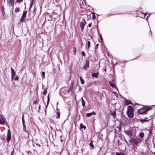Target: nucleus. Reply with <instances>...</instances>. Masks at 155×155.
Listing matches in <instances>:
<instances>
[{
	"label": "nucleus",
	"instance_id": "7c9ffc66",
	"mask_svg": "<svg viewBox=\"0 0 155 155\" xmlns=\"http://www.w3.org/2000/svg\"><path fill=\"white\" fill-rule=\"evenodd\" d=\"M90 42L89 41H88L87 42V48L88 49H89L90 47Z\"/></svg>",
	"mask_w": 155,
	"mask_h": 155
},
{
	"label": "nucleus",
	"instance_id": "603ef678",
	"mask_svg": "<svg viewBox=\"0 0 155 155\" xmlns=\"http://www.w3.org/2000/svg\"><path fill=\"white\" fill-rule=\"evenodd\" d=\"M57 105H58V102H57Z\"/></svg>",
	"mask_w": 155,
	"mask_h": 155
},
{
	"label": "nucleus",
	"instance_id": "4c0bfd02",
	"mask_svg": "<svg viewBox=\"0 0 155 155\" xmlns=\"http://www.w3.org/2000/svg\"><path fill=\"white\" fill-rule=\"evenodd\" d=\"M116 155H124L123 153H117Z\"/></svg>",
	"mask_w": 155,
	"mask_h": 155
},
{
	"label": "nucleus",
	"instance_id": "3c124183",
	"mask_svg": "<svg viewBox=\"0 0 155 155\" xmlns=\"http://www.w3.org/2000/svg\"><path fill=\"white\" fill-rule=\"evenodd\" d=\"M61 141H62V139H61Z\"/></svg>",
	"mask_w": 155,
	"mask_h": 155
},
{
	"label": "nucleus",
	"instance_id": "6e6d98bb",
	"mask_svg": "<svg viewBox=\"0 0 155 155\" xmlns=\"http://www.w3.org/2000/svg\"><path fill=\"white\" fill-rule=\"evenodd\" d=\"M11 155H12V154Z\"/></svg>",
	"mask_w": 155,
	"mask_h": 155
},
{
	"label": "nucleus",
	"instance_id": "9d476101",
	"mask_svg": "<svg viewBox=\"0 0 155 155\" xmlns=\"http://www.w3.org/2000/svg\"><path fill=\"white\" fill-rule=\"evenodd\" d=\"M110 115L113 117L114 118H115L116 117V110H110Z\"/></svg>",
	"mask_w": 155,
	"mask_h": 155
},
{
	"label": "nucleus",
	"instance_id": "473e14b6",
	"mask_svg": "<svg viewBox=\"0 0 155 155\" xmlns=\"http://www.w3.org/2000/svg\"><path fill=\"white\" fill-rule=\"evenodd\" d=\"M23 0H17V1H16V2L20 3L21 2H22L23 1Z\"/></svg>",
	"mask_w": 155,
	"mask_h": 155
},
{
	"label": "nucleus",
	"instance_id": "c85d7f7f",
	"mask_svg": "<svg viewBox=\"0 0 155 155\" xmlns=\"http://www.w3.org/2000/svg\"><path fill=\"white\" fill-rule=\"evenodd\" d=\"M49 95H48V101H47V105L46 106V108H47V106L49 103Z\"/></svg>",
	"mask_w": 155,
	"mask_h": 155
},
{
	"label": "nucleus",
	"instance_id": "39448f33",
	"mask_svg": "<svg viewBox=\"0 0 155 155\" xmlns=\"http://www.w3.org/2000/svg\"><path fill=\"white\" fill-rule=\"evenodd\" d=\"M150 108V106H147L141 108L140 109L141 110H143L144 113H145L146 112L149 110Z\"/></svg>",
	"mask_w": 155,
	"mask_h": 155
},
{
	"label": "nucleus",
	"instance_id": "393cba45",
	"mask_svg": "<svg viewBox=\"0 0 155 155\" xmlns=\"http://www.w3.org/2000/svg\"><path fill=\"white\" fill-rule=\"evenodd\" d=\"M39 102V101L37 99L36 100H34L33 101V104H38Z\"/></svg>",
	"mask_w": 155,
	"mask_h": 155
},
{
	"label": "nucleus",
	"instance_id": "4be33fe9",
	"mask_svg": "<svg viewBox=\"0 0 155 155\" xmlns=\"http://www.w3.org/2000/svg\"><path fill=\"white\" fill-rule=\"evenodd\" d=\"M81 102L82 103V106L84 107L85 106V102L82 97L81 98Z\"/></svg>",
	"mask_w": 155,
	"mask_h": 155
},
{
	"label": "nucleus",
	"instance_id": "f8f14e48",
	"mask_svg": "<svg viewBox=\"0 0 155 155\" xmlns=\"http://www.w3.org/2000/svg\"><path fill=\"white\" fill-rule=\"evenodd\" d=\"M96 114L95 112H94V111H93L92 112H91L90 113H88L86 115V116L87 117H90L93 115H95Z\"/></svg>",
	"mask_w": 155,
	"mask_h": 155
},
{
	"label": "nucleus",
	"instance_id": "1a4fd4ad",
	"mask_svg": "<svg viewBox=\"0 0 155 155\" xmlns=\"http://www.w3.org/2000/svg\"><path fill=\"white\" fill-rule=\"evenodd\" d=\"M11 78L13 79L15 75V72L14 70L12 67H11Z\"/></svg>",
	"mask_w": 155,
	"mask_h": 155
},
{
	"label": "nucleus",
	"instance_id": "7ed1b4c3",
	"mask_svg": "<svg viewBox=\"0 0 155 155\" xmlns=\"http://www.w3.org/2000/svg\"><path fill=\"white\" fill-rule=\"evenodd\" d=\"M5 121V120L4 117L2 115H0V124H4Z\"/></svg>",
	"mask_w": 155,
	"mask_h": 155
},
{
	"label": "nucleus",
	"instance_id": "cd10ccee",
	"mask_svg": "<svg viewBox=\"0 0 155 155\" xmlns=\"http://www.w3.org/2000/svg\"><path fill=\"white\" fill-rule=\"evenodd\" d=\"M24 21H25V18L22 17H21V18L20 19V22H23Z\"/></svg>",
	"mask_w": 155,
	"mask_h": 155
},
{
	"label": "nucleus",
	"instance_id": "ddd939ff",
	"mask_svg": "<svg viewBox=\"0 0 155 155\" xmlns=\"http://www.w3.org/2000/svg\"><path fill=\"white\" fill-rule=\"evenodd\" d=\"M137 138V137L135 138L134 137H132L131 138H130V141L131 143H134Z\"/></svg>",
	"mask_w": 155,
	"mask_h": 155
},
{
	"label": "nucleus",
	"instance_id": "2eb2a0df",
	"mask_svg": "<svg viewBox=\"0 0 155 155\" xmlns=\"http://www.w3.org/2000/svg\"><path fill=\"white\" fill-rule=\"evenodd\" d=\"M140 142L141 140L140 139L137 138V139H136V141H135V143H134L137 145Z\"/></svg>",
	"mask_w": 155,
	"mask_h": 155
},
{
	"label": "nucleus",
	"instance_id": "f704fd0d",
	"mask_svg": "<svg viewBox=\"0 0 155 155\" xmlns=\"http://www.w3.org/2000/svg\"><path fill=\"white\" fill-rule=\"evenodd\" d=\"M147 13H144L143 14V16L141 17V18H145V16L147 15Z\"/></svg>",
	"mask_w": 155,
	"mask_h": 155
},
{
	"label": "nucleus",
	"instance_id": "864d4df0",
	"mask_svg": "<svg viewBox=\"0 0 155 155\" xmlns=\"http://www.w3.org/2000/svg\"><path fill=\"white\" fill-rule=\"evenodd\" d=\"M105 70V71H106V69H105V70Z\"/></svg>",
	"mask_w": 155,
	"mask_h": 155
},
{
	"label": "nucleus",
	"instance_id": "37998d69",
	"mask_svg": "<svg viewBox=\"0 0 155 155\" xmlns=\"http://www.w3.org/2000/svg\"><path fill=\"white\" fill-rule=\"evenodd\" d=\"M88 27H91V23H89L88 24Z\"/></svg>",
	"mask_w": 155,
	"mask_h": 155
},
{
	"label": "nucleus",
	"instance_id": "f257e3e1",
	"mask_svg": "<svg viewBox=\"0 0 155 155\" xmlns=\"http://www.w3.org/2000/svg\"><path fill=\"white\" fill-rule=\"evenodd\" d=\"M134 109L132 107L130 106L127 107V114L129 118H131L134 117Z\"/></svg>",
	"mask_w": 155,
	"mask_h": 155
},
{
	"label": "nucleus",
	"instance_id": "79ce46f5",
	"mask_svg": "<svg viewBox=\"0 0 155 155\" xmlns=\"http://www.w3.org/2000/svg\"><path fill=\"white\" fill-rule=\"evenodd\" d=\"M46 91H44L43 92V94L45 95L46 94Z\"/></svg>",
	"mask_w": 155,
	"mask_h": 155
},
{
	"label": "nucleus",
	"instance_id": "6e6552de",
	"mask_svg": "<svg viewBox=\"0 0 155 155\" xmlns=\"http://www.w3.org/2000/svg\"><path fill=\"white\" fill-rule=\"evenodd\" d=\"M83 22H81L80 25V26L81 28L82 31H83V29L84 28V26L86 24V21H85V20L84 18L83 19Z\"/></svg>",
	"mask_w": 155,
	"mask_h": 155
},
{
	"label": "nucleus",
	"instance_id": "c03bdc74",
	"mask_svg": "<svg viewBox=\"0 0 155 155\" xmlns=\"http://www.w3.org/2000/svg\"><path fill=\"white\" fill-rule=\"evenodd\" d=\"M98 45H99V44H96V47L97 48H98Z\"/></svg>",
	"mask_w": 155,
	"mask_h": 155
},
{
	"label": "nucleus",
	"instance_id": "ea45409f",
	"mask_svg": "<svg viewBox=\"0 0 155 155\" xmlns=\"http://www.w3.org/2000/svg\"><path fill=\"white\" fill-rule=\"evenodd\" d=\"M42 76L43 78H44L45 76V73L44 72H42Z\"/></svg>",
	"mask_w": 155,
	"mask_h": 155
},
{
	"label": "nucleus",
	"instance_id": "20e7f679",
	"mask_svg": "<svg viewBox=\"0 0 155 155\" xmlns=\"http://www.w3.org/2000/svg\"><path fill=\"white\" fill-rule=\"evenodd\" d=\"M124 132L125 133V134H126L128 136H129L130 138L132 137V136H133V133L132 131L131 130H125L124 131Z\"/></svg>",
	"mask_w": 155,
	"mask_h": 155
},
{
	"label": "nucleus",
	"instance_id": "c756f323",
	"mask_svg": "<svg viewBox=\"0 0 155 155\" xmlns=\"http://www.w3.org/2000/svg\"><path fill=\"white\" fill-rule=\"evenodd\" d=\"M23 116L24 115H23L22 117V124H23V126H25V121L23 119Z\"/></svg>",
	"mask_w": 155,
	"mask_h": 155
},
{
	"label": "nucleus",
	"instance_id": "dca6fc26",
	"mask_svg": "<svg viewBox=\"0 0 155 155\" xmlns=\"http://www.w3.org/2000/svg\"><path fill=\"white\" fill-rule=\"evenodd\" d=\"M139 136L141 138H143L144 136V134L143 132H141L139 134Z\"/></svg>",
	"mask_w": 155,
	"mask_h": 155
},
{
	"label": "nucleus",
	"instance_id": "c9c22d12",
	"mask_svg": "<svg viewBox=\"0 0 155 155\" xmlns=\"http://www.w3.org/2000/svg\"><path fill=\"white\" fill-rule=\"evenodd\" d=\"M81 54L84 56H85V52L84 51H82V52Z\"/></svg>",
	"mask_w": 155,
	"mask_h": 155
},
{
	"label": "nucleus",
	"instance_id": "58836bf2",
	"mask_svg": "<svg viewBox=\"0 0 155 155\" xmlns=\"http://www.w3.org/2000/svg\"><path fill=\"white\" fill-rule=\"evenodd\" d=\"M23 130L24 131L26 132V130L25 127V126H23Z\"/></svg>",
	"mask_w": 155,
	"mask_h": 155
},
{
	"label": "nucleus",
	"instance_id": "5fc2aeb1",
	"mask_svg": "<svg viewBox=\"0 0 155 155\" xmlns=\"http://www.w3.org/2000/svg\"><path fill=\"white\" fill-rule=\"evenodd\" d=\"M116 10H114L113 11H116Z\"/></svg>",
	"mask_w": 155,
	"mask_h": 155
},
{
	"label": "nucleus",
	"instance_id": "de8ad7c7",
	"mask_svg": "<svg viewBox=\"0 0 155 155\" xmlns=\"http://www.w3.org/2000/svg\"><path fill=\"white\" fill-rule=\"evenodd\" d=\"M100 38L101 39V40L102 39V38L101 36L100 37Z\"/></svg>",
	"mask_w": 155,
	"mask_h": 155
},
{
	"label": "nucleus",
	"instance_id": "bb28decb",
	"mask_svg": "<svg viewBox=\"0 0 155 155\" xmlns=\"http://www.w3.org/2000/svg\"><path fill=\"white\" fill-rule=\"evenodd\" d=\"M89 144L90 145V147H91L93 149L94 148V146L92 142H90Z\"/></svg>",
	"mask_w": 155,
	"mask_h": 155
},
{
	"label": "nucleus",
	"instance_id": "0eeeda50",
	"mask_svg": "<svg viewBox=\"0 0 155 155\" xmlns=\"http://www.w3.org/2000/svg\"><path fill=\"white\" fill-rule=\"evenodd\" d=\"M11 135L9 130H8L7 134L6 141L7 142H9L11 139Z\"/></svg>",
	"mask_w": 155,
	"mask_h": 155
},
{
	"label": "nucleus",
	"instance_id": "9b49d317",
	"mask_svg": "<svg viewBox=\"0 0 155 155\" xmlns=\"http://www.w3.org/2000/svg\"><path fill=\"white\" fill-rule=\"evenodd\" d=\"M152 116L150 117L149 118L146 117L144 119L141 120H140V121L141 123H143L144 121H147L150 120L152 118Z\"/></svg>",
	"mask_w": 155,
	"mask_h": 155
},
{
	"label": "nucleus",
	"instance_id": "09e8293b",
	"mask_svg": "<svg viewBox=\"0 0 155 155\" xmlns=\"http://www.w3.org/2000/svg\"><path fill=\"white\" fill-rule=\"evenodd\" d=\"M15 10H19L18 8H17V9H16Z\"/></svg>",
	"mask_w": 155,
	"mask_h": 155
},
{
	"label": "nucleus",
	"instance_id": "aec40b11",
	"mask_svg": "<svg viewBox=\"0 0 155 155\" xmlns=\"http://www.w3.org/2000/svg\"><path fill=\"white\" fill-rule=\"evenodd\" d=\"M80 127L81 129H84V130L86 129V127L81 123L80 124Z\"/></svg>",
	"mask_w": 155,
	"mask_h": 155
},
{
	"label": "nucleus",
	"instance_id": "49530a36",
	"mask_svg": "<svg viewBox=\"0 0 155 155\" xmlns=\"http://www.w3.org/2000/svg\"><path fill=\"white\" fill-rule=\"evenodd\" d=\"M15 12H19V10H15Z\"/></svg>",
	"mask_w": 155,
	"mask_h": 155
},
{
	"label": "nucleus",
	"instance_id": "6ab92c4d",
	"mask_svg": "<svg viewBox=\"0 0 155 155\" xmlns=\"http://www.w3.org/2000/svg\"><path fill=\"white\" fill-rule=\"evenodd\" d=\"M137 112L139 114H144L143 111L141 110V109H139L137 110Z\"/></svg>",
	"mask_w": 155,
	"mask_h": 155
},
{
	"label": "nucleus",
	"instance_id": "72a5a7b5",
	"mask_svg": "<svg viewBox=\"0 0 155 155\" xmlns=\"http://www.w3.org/2000/svg\"><path fill=\"white\" fill-rule=\"evenodd\" d=\"M76 49L75 48H74V49H73V52H74V55H75L76 54Z\"/></svg>",
	"mask_w": 155,
	"mask_h": 155
},
{
	"label": "nucleus",
	"instance_id": "a18cd8bd",
	"mask_svg": "<svg viewBox=\"0 0 155 155\" xmlns=\"http://www.w3.org/2000/svg\"><path fill=\"white\" fill-rule=\"evenodd\" d=\"M40 107H41V106L40 105H39V107H38V108H39V110H40Z\"/></svg>",
	"mask_w": 155,
	"mask_h": 155
},
{
	"label": "nucleus",
	"instance_id": "b1692460",
	"mask_svg": "<svg viewBox=\"0 0 155 155\" xmlns=\"http://www.w3.org/2000/svg\"><path fill=\"white\" fill-rule=\"evenodd\" d=\"M109 82L110 84V85L112 87H115V85L113 83H112V82L110 81H109Z\"/></svg>",
	"mask_w": 155,
	"mask_h": 155
},
{
	"label": "nucleus",
	"instance_id": "423d86ee",
	"mask_svg": "<svg viewBox=\"0 0 155 155\" xmlns=\"http://www.w3.org/2000/svg\"><path fill=\"white\" fill-rule=\"evenodd\" d=\"M89 61H88L86 60L85 63V64L83 67V68L85 70H87V68H89Z\"/></svg>",
	"mask_w": 155,
	"mask_h": 155
},
{
	"label": "nucleus",
	"instance_id": "f3484780",
	"mask_svg": "<svg viewBox=\"0 0 155 155\" xmlns=\"http://www.w3.org/2000/svg\"><path fill=\"white\" fill-rule=\"evenodd\" d=\"M112 13H113V14H109V16L112 15H117V14H121L120 13L117 12H116L114 11V12L113 11V12H112Z\"/></svg>",
	"mask_w": 155,
	"mask_h": 155
},
{
	"label": "nucleus",
	"instance_id": "e433bc0d",
	"mask_svg": "<svg viewBox=\"0 0 155 155\" xmlns=\"http://www.w3.org/2000/svg\"><path fill=\"white\" fill-rule=\"evenodd\" d=\"M18 76H16V77L14 79L15 81L18 80Z\"/></svg>",
	"mask_w": 155,
	"mask_h": 155
},
{
	"label": "nucleus",
	"instance_id": "2f4dec72",
	"mask_svg": "<svg viewBox=\"0 0 155 155\" xmlns=\"http://www.w3.org/2000/svg\"><path fill=\"white\" fill-rule=\"evenodd\" d=\"M57 118H59L60 115V113H58V112H57Z\"/></svg>",
	"mask_w": 155,
	"mask_h": 155
},
{
	"label": "nucleus",
	"instance_id": "a878e982",
	"mask_svg": "<svg viewBox=\"0 0 155 155\" xmlns=\"http://www.w3.org/2000/svg\"><path fill=\"white\" fill-rule=\"evenodd\" d=\"M80 80L81 81V84H84V80L80 76Z\"/></svg>",
	"mask_w": 155,
	"mask_h": 155
},
{
	"label": "nucleus",
	"instance_id": "a211bd4d",
	"mask_svg": "<svg viewBox=\"0 0 155 155\" xmlns=\"http://www.w3.org/2000/svg\"><path fill=\"white\" fill-rule=\"evenodd\" d=\"M125 103L126 105H129L130 104H132V103L131 102H130L128 101H125Z\"/></svg>",
	"mask_w": 155,
	"mask_h": 155
},
{
	"label": "nucleus",
	"instance_id": "412c9836",
	"mask_svg": "<svg viewBox=\"0 0 155 155\" xmlns=\"http://www.w3.org/2000/svg\"><path fill=\"white\" fill-rule=\"evenodd\" d=\"M26 13L27 11H24L23 12V14L22 15V17L25 18L26 16Z\"/></svg>",
	"mask_w": 155,
	"mask_h": 155
},
{
	"label": "nucleus",
	"instance_id": "8fccbe9b",
	"mask_svg": "<svg viewBox=\"0 0 155 155\" xmlns=\"http://www.w3.org/2000/svg\"><path fill=\"white\" fill-rule=\"evenodd\" d=\"M154 147H155V143L154 144Z\"/></svg>",
	"mask_w": 155,
	"mask_h": 155
},
{
	"label": "nucleus",
	"instance_id": "5701e85b",
	"mask_svg": "<svg viewBox=\"0 0 155 155\" xmlns=\"http://www.w3.org/2000/svg\"><path fill=\"white\" fill-rule=\"evenodd\" d=\"M91 14H92V18L93 20L96 18V15L94 12H91Z\"/></svg>",
	"mask_w": 155,
	"mask_h": 155
},
{
	"label": "nucleus",
	"instance_id": "4468645a",
	"mask_svg": "<svg viewBox=\"0 0 155 155\" xmlns=\"http://www.w3.org/2000/svg\"><path fill=\"white\" fill-rule=\"evenodd\" d=\"M98 75V73H92L91 74V75L92 77H95V78H97Z\"/></svg>",
	"mask_w": 155,
	"mask_h": 155
},
{
	"label": "nucleus",
	"instance_id": "f03ea898",
	"mask_svg": "<svg viewBox=\"0 0 155 155\" xmlns=\"http://www.w3.org/2000/svg\"><path fill=\"white\" fill-rule=\"evenodd\" d=\"M14 5V0H8L7 5L10 8V9H13Z\"/></svg>",
	"mask_w": 155,
	"mask_h": 155
},
{
	"label": "nucleus",
	"instance_id": "a19ab883",
	"mask_svg": "<svg viewBox=\"0 0 155 155\" xmlns=\"http://www.w3.org/2000/svg\"><path fill=\"white\" fill-rule=\"evenodd\" d=\"M27 134L28 135L29 134V131H26V132Z\"/></svg>",
	"mask_w": 155,
	"mask_h": 155
}]
</instances>
